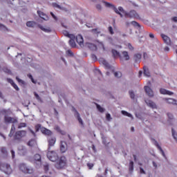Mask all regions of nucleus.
<instances>
[{"instance_id": "obj_1", "label": "nucleus", "mask_w": 177, "mask_h": 177, "mask_svg": "<svg viewBox=\"0 0 177 177\" xmlns=\"http://www.w3.org/2000/svg\"><path fill=\"white\" fill-rule=\"evenodd\" d=\"M119 12H122V13H124L125 17H129L130 19H140V17L139 16V14L136 12L135 10H131L129 12H127V11L124 10V8L122 7H118Z\"/></svg>"}, {"instance_id": "obj_2", "label": "nucleus", "mask_w": 177, "mask_h": 177, "mask_svg": "<svg viewBox=\"0 0 177 177\" xmlns=\"http://www.w3.org/2000/svg\"><path fill=\"white\" fill-rule=\"evenodd\" d=\"M19 169L20 171H21V172H24V174H34V168L27 166L26 163H20L19 165Z\"/></svg>"}, {"instance_id": "obj_3", "label": "nucleus", "mask_w": 177, "mask_h": 177, "mask_svg": "<svg viewBox=\"0 0 177 177\" xmlns=\"http://www.w3.org/2000/svg\"><path fill=\"white\" fill-rule=\"evenodd\" d=\"M39 130L44 135H46V136H52L53 133L50 130L45 127H42L41 124H38L35 126V131L36 132H38Z\"/></svg>"}, {"instance_id": "obj_4", "label": "nucleus", "mask_w": 177, "mask_h": 177, "mask_svg": "<svg viewBox=\"0 0 177 177\" xmlns=\"http://www.w3.org/2000/svg\"><path fill=\"white\" fill-rule=\"evenodd\" d=\"M0 171L6 174V175H10L12 174V170L10 165L8 163H1L0 164Z\"/></svg>"}, {"instance_id": "obj_5", "label": "nucleus", "mask_w": 177, "mask_h": 177, "mask_svg": "<svg viewBox=\"0 0 177 177\" xmlns=\"http://www.w3.org/2000/svg\"><path fill=\"white\" fill-rule=\"evenodd\" d=\"M47 158H48L50 161L55 162V161H57V160H59V156H57V153L54 151L48 150L47 152Z\"/></svg>"}, {"instance_id": "obj_6", "label": "nucleus", "mask_w": 177, "mask_h": 177, "mask_svg": "<svg viewBox=\"0 0 177 177\" xmlns=\"http://www.w3.org/2000/svg\"><path fill=\"white\" fill-rule=\"evenodd\" d=\"M26 135H27V131H26L24 130L18 131L15 132V133L14 135V139L15 140H21V138H24L26 136Z\"/></svg>"}, {"instance_id": "obj_7", "label": "nucleus", "mask_w": 177, "mask_h": 177, "mask_svg": "<svg viewBox=\"0 0 177 177\" xmlns=\"http://www.w3.org/2000/svg\"><path fill=\"white\" fill-rule=\"evenodd\" d=\"M102 2H103V3H104V5L106 8H110L111 9H113L114 12H115L117 13V15H119L120 16V17H124V15H122V14L121 12H120L118 9H117L114 5L110 3L107 1H102Z\"/></svg>"}, {"instance_id": "obj_8", "label": "nucleus", "mask_w": 177, "mask_h": 177, "mask_svg": "<svg viewBox=\"0 0 177 177\" xmlns=\"http://www.w3.org/2000/svg\"><path fill=\"white\" fill-rule=\"evenodd\" d=\"M64 167H66V159L62 157L55 164L57 169H62Z\"/></svg>"}, {"instance_id": "obj_9", "label": "nucleus", "mask_w": 177, "mask_h": 177, "mask_svg": "<svg viewBox=\"0 0 177 177\" xmlns=\"http://www.w3.org/2000/svg\"><path fill=\"white\" fill-rule=\"evenodd\" d=\"M4 122L5 124H16L17 122V119L8 115L4 116Z\"/></svg>"}, {"instance_id": "obj_10", "label": "nucleus", "mask_w": 177, "mask_h": 177, "mask_svg": "<svg viewBox=\"0 0 177 177\" xmlns=\"http://www.w3.org/2000/svg\"><path fill=\"white\" fill-rule=\"evenodd\" d=\"M145 91L149 97H154V91L148 86H145Z\"/></svg>"}, {"instance_id": "obj_11", "label": "nucleus", "mask_w": 177, "mask_h": 177, "mask_svg": "<svg viewBox=\"0 0 177 177\" xmlns=\"http://www.w3.org/2000/svg\"><path fill=\"white\" fill-rule=\"evenodd\" d=\"M48 150H50V147H53V146H55V143H56V138L49 137L48 138Z\"/></svg>"}, {"instance_id": "obj_12", "label": "nucleus", "mask_w": 177, "mask_h": 177, "mask_svg": "<svg viewBox=\"0 0 177 177\" xmlns=\"http://www.w3.org/2000/svg\"><path fill=\"white\" fill-rule=\"evenodd\" d=\"M145 103L148 107H150V109H157V104L152 100H145Z\"/></svg>"}, {"instance_id": "obj_13", "label": "nucleus", "mask_w": 177, "mask_h": 177, "mask_svg": "<svg viewBox=\"0 0 177 177\" xmlns=\"http://www.w3.org/2000/svg\"><path fill=\"white\" fill-rule=\"evenodd\" d=\"M152 140L154 142L153 145H155V146H156V147L158 149V150H160V151L162 153V156L163 157H165V158H166L167 156H165V153L164 152V150H162V148H161L160 145H158V142H157V140H156L153 138L152 139Z\"/></svg>"}, {"instance_id": "obj_14", "label": "nucleus", "mask_w": 177, "mask_h": 177, "mask_svg": "<svg viewBox=\"0 0 177 177\" xmlns=\"http://www.w3.org/2000/svg\"><path fill=\"white\" fill-rule=\"evenodd\" d=\"M100 63L101 64H103V66H104V67H106V68L110 69L112 67L111 65H110V64H109V62L106 59H104V58H101L100 59Z\"/></svg>"}, {"instance_id": "obj_15", "label": "nucleus", "mask_w": 177, "mask_h": 177, "mask_svg": "<svg viewBox=\"0 0 177 177\" xmlns=\"http://www.w3.org/2000/svg\"><path fill=\"white\" fill-rule=\"evenodd\" d=\"M76 42L82 48L84 46V38H82V36L81 35H79L76 37Z\"/></svg>"}, {"instance_id": "obj_16", "label": "nucleus", "mask_w": 177, "mask_h": 177, "mask_svg": "<svg viewBox=\"0 0 177 177\" xmlns=\"http://www.w3.org/2000/svg\"><path fill=\"white\" fill-rule=\"evenodd\" d=\"M37 15L39 16V17H41V19H43V20H45L46 21H48V20H49V17H48V15H46L42 11L38 10Z\"/></svg>"}, {"instance_id": "obj_17", "label": "nucleus", "mask_w": 177, "mask_h": 177, "mask_svg": "<svg viewBox=\"0 0 177 177\" xmlns=\"http://www.w3.org/2000/svg\"><path fill=\"white\" fill-rule=\"evenodd\" d=\"M70 40H69V45L71 46V48H75L76 44H75V36L73 35H70Z\"/></svg>"}, {"instance_id": "obj_18", "label": "nucleus", "mask_w": 177, "mask_h": 177, "mask_svg": "<svg viewBox=\"0 0 177 177\" xmlns=\"http://www.w3.org/2000/svg\"><path fill=\"white\" fill-rule=\"evenodd\" d=\"M60 150L62 153L67 151V143L64 141H61Z\"/></svg>"}, {"instance_id": "obj_19", "label": "nucleus", "mask_w": 177, "mask_h": 177, "mask_svg": "<svg viewBox=\"0 0 177 177\" xmlns=\"http://www.w3.org/2000/svg\"><path fill=\"white\" fill-rule=\"evenodd\" d=\"M165 102L168 104H173L174 106H177V100L174 98H165Z\"/></svg>"}, {"instance_id": "obj_20", "label": "nucleus", "mask_w": 177, "mask_h": 177, "mask_svg": "<svg viewBox=\"0 0 177 177\" xmlns=\"http://www.w3.org/2000/svg\"><path fill=\"white\" fill-rule=\"evenodd\" d=\"M161 37H162L164 42H165V44L167 45H171V38H169V37H168L164 34H162Z\"/></svg>"}, {"instance_id": "obj_21", "label": "nucleus", "mask_w": 177, "mask_h": 177, "mask_svg": "<svg viewBox=\"0 0 177 177\" xmlns=\"http://www.w3.org/2000/svg\"><path fill=\"white\" fill-rule=\"evenodd\" d=\"M39 28H40V30H41L42 31H44V32H52V29H50V28L48 27V28H44L42 25L39 24L38 25Z\"/></svg>"}, {"instance_id": "obj_22", "label": "nucleus", "mask_w": 177, "mask_h": 177, "mask_svg": "<svg viewBox=\"0 0 177 177\" xmlns=\"http://www.w3.org/2000/svg\"><path fill=\"white\" fill-rule=\"evenodd\" d=\"M18 150L21 156H26V154H27V149H26V147H21V148H19Z\"/></svg>"}, {"instance_id": "obj_23", "label": "nucleus", "mask_w": 177, "mask_h": 177, "mask_svg": "<svg viewBox=\"0 0 177 177\" xmlns=\"http://www.w3.org/2000/svg\"><path fill=\"white\" fill-rule=\"evenodd\" d=\"M111 53H112V57H113L114 59H115V57H117L118 56H119V57H121V55L120 54V52H118L115 49H112Z\"/></svg>"}, {"instance_id": "obj_24", "label": "nucleus", "mask_w": 177, "mask_h": 177, "mask_svg": "<svg viewBox=\"0 0 177 177\" xmlns=\"http://www.w3.org/2000/svg\"><path fill=\"white\" fill-rule=\"evenodd\" d=\"M15 132H16V127H15V124H12L10 133L8 134L9 138L15 136Z\"/></svg>"}, {"instance_id": "obj_25", "label": "nucleus", "mask_w": 177, "mask_h": 177, "mask_svg": "<svg viewBox=\"0 0 177 177\" xmlns=\"http://www.w3.org/2000/svg\"><path fill=\"white\" fill-rule=\"evenodd\" d=\"M52 6L53 8H57V9H60V10H64L65 12H67V8L60 6V5L57 4V3H53Z\"/></svg>"}, {"instance_id": "obj_26", "label": "nucleus", "mask_w": 177, "mask_h": 177, "mask_svg": "<svg viewBox=\"0 0 177 177\" xmlns=\"http://www.w3.org/2000/svg\"><path fill=\"white\" fill-rule=\"evenodd\" d=\"M142 59V55L137 53L133 55V60L136 63H138L140 62V59Z\"/></svg>"}, {"instance_id": "obj_27", "label": "nucleus", "mask_w": 177, "mask_h": 177, "mask_svg": "<svg viewBox=\"0 0 177 177\" xmlns=\"http://www.w3.org/2000/svg\"><path fill=\"white\" fill-rule=\"evenodd\" d=\"M122 56L124 60L128 61L131 57H129V54H128V51H122Z\"/></svg>"}, {"instance_id": "obj_28", "label": "nucleus", "mask_w": 177, "mask_h": 177, "mask_svg": "<svg viewBox=\"0 0 177 177\" xmlns=\"http://www.w3.org/2000/svg\"><path fill=\"white\" fill-rule=\"evenodd\" d=\"M35 26H37V22H35V21H29L26 22V26L29 27L30 28H34V27H35Z\"/></svg>"}, {"instance_id": "obj_29", "label": "nucleus", "mask_w": 177, "mask_h": 177, "mask_svg": "<svg viewBox=\"0 0 177 177\" xmlns=\"http://www.w3.org/2000/svg\"><path fill=\"white\" fill-rule=\"evenodd\" d=\"M87 46L91 50H97V46L92 43L87 44Z\"/></svg>"}, {"instance_id": "obj_30", "label": "nucleus", "mask_w": 177, "mask_h": 177, "mask_svg": "<svg viewBox=\"0 0 177 177\" xmlns=\"http://www.w3.org/2000/svg\"><path fill=\"white\" fill-rule=\"evenodd\" d=\"M131 24L132 26H133V27H135L136 28H138L139 30H142V26H140V24L139 23H138L136 21H133L131 22Z\"/></svg>"}, {"instance_id": "obj_31", "label": "nucleus", "mask_w": 177, "mask_h": 177, "mask_svg": "<svg viewBox=\"0 0 177 177\" xmlns=\"http://www.w3.org/2000/svg\"><path fill=\"white\" fill-rule=\"evenodd\" d=\"M143 70H144V75L148 77H150V71H149V68H147V66H144Z\"/></svg>"}, {"instance_id": "obj_32", "label": "nucleus", "mask_w": 177, "mask_h": 177, "mask_svg": "<svg viewBox=\"0 0 177 177\" xmlns=\"http://www.w3.org/2000/svg\"><path fill=\"white\" fill-rule=\"evenodd\" d=\"M34 160L35 161H37V162H39V165H41V155L36 153L34 156Z\"/></svg>"}, {"instance_id": "obj_33", "label": "nucleus", "mask_w": 177, "mask_h": 177, "mask_svg": "<svg viewBox=\"0 0 177 177\" xmlns=\"http://www.w3.org/2000/svg\"><path fill=\"white\" fill-rule=\"evenodd\" d=\"M95 106H96L98 111H100V113H104V111H106V109H104V108H103L100 105H99V104L95 103Z\"/></svg>"}, {"instance_id": "obj_34", "label": "nucleus", "mask_w": 177, "mask_h": 177, "mask_svg": "<svg viewBox=\"0 0 177 177\" xmlns=\"http://www.w3.org/2000/svg\"><path fill=\"white\" fill-rule=\"evenodd\" d=\"M129 171L130 174H132V172H133V161H130L129 165Z\"/></svg>"}, {"instance_id": "obj_35", "label": "nucleus", "mask_w": 177, "mask_h": 177, "mask_svg": "<svg viewBox=\"0 0 177 177\" xmlns=\"http://www.w3.org/2000/svg\"><path fill=\"white\" fill-rule=\"evenodd\" d=\"M73 111L74 113V116L75 117V118H78L81 117L80 115V113H78V111H77V109H75V108L73 107Z\"/></svg>"}, {"instance_id": "obj_36", "label": "nucleus", "mask_w": 177, "mask_h": 177, "mask_svg": "<svg viewBox=\"0 0 177 177\" xmlns=\"http://www.w3.org/2000/svg\"><path fill=\"white\" fill-rule=\"evenodd\" d=\"M122 114H123V115H127V117H129L130 118H132V120H133V116L132 115V114L125 111H122Z\"/></svg>"}, {"instance_id": "obj_37", "label": "nucleus", "mask_w": 177, "mask_h": 177, "mask_svg": "<svg viewBox=\"0 0 177 177\" xmlns=\"http://www.w3.org/2000/svg\"><path fill=\"white\" fill-rule=\"evenodd\" d=\"M3 71L6 73V74H10V75H12V71L10 69L8 68V67H3Z\"/></svg>"}, {"instance_id": "obj_38", "label": "nucleus", "mask_w": 177, "mask_h": 177, "mask_svg": "<svg viewBox=\"0 0 177 177\" xmlns=\"http://www.w3.org/2000/svg\"><path fill=\"white\" fill-rule=\"evenodd\" d=\"M36 144H37V141H35V140H34V139L30 140L28 142V146H30L31 147H32V146H35Z\"/></svg>"}, {"instance_id": "obj_39", "label": "nucleus", "mask_w": 177, "mask_h": 177, "mask_svg": "<svg viewBox=\"0 0 177 177\" xmlns=\"http://www.w3.org/2000/svg\"><path fill=\"white\" fill-rule=\"evenodd\" d=\"M171 135H172L174 139H175L176 141L177 142V133H176V131H175V130L174 129H171Z\"/></svg>"}, {"instance_id": "obj_40", "label": "nucleus", "mask_w": 177, "mask_h": 177, "mask_svg": "<svg viewBox=\"0 0 177 177\" xmlns=\"http://www.w3.org/2000/svg\"><path fill=\"white\" fill-rule=\"evenodd\" d=\"M26 127H27V124L24 123V122L19 123L18 124V129H21V128H26Z\"/></svg>"}, {"instance_id": "obj_41", "label": "nucleus", "mask_w": 177, "mask_h": 177, "mask_svg": "<svg viewBox=\"0 0 177 177\" xmlns=\"http://www.w3.org/2000/svg\"><path fill=\"white\" fill-rule=\"evenodd\" d=\"M8 28L5 25L0 24V31H7Z\"/></svg>"}, {"instance_id": "obj_42", "label": "nucleus", "mask_w": 177, "mask_h": 177, "mask_svg": "<svg viewBox=\"0 0 177 177\" xmlns=\"http://www.w3.org/2000/svg\"><path fill=\"white\" fill-rule=\"evenodd\" d=\"M17 81L19 83L21 84V85H26V82H24L23 80L19 78V77H16Z\"/></svg>"}, {"instance_id": "obj_43", "label": "nucleus", "mask_w": 177, "mask_h": 177, "mask_svg": "<svg viewBox=\"0 0 177 177\" xmlns=\"http://www.w3.org/2000/svg\"><path fill=\"white\" fill-rule=\"evenodd\" d=\"M34 95L36 97V99L39 101L42 102V99L41 98V97H39V95H38V93H37V92H34Z\"/></svg>"}, {"instance_id": "obj_44", "label": "nucleus", "mask_w": 177, "mask_h": 177, "mask_svg": "<svg viewBox=\"0 0 177 177\" xmlns=\"http://www.w3.org/2000/svg\"><path fill=\"white\" fill-rule=\"evenodd\" d=\"M63 34L65 37H68V38H70V35H74L73 34L68 33V31L67 30H63Z\"/></svg>"}, {"instance_id": "obj_45", "label": "nucleus", "mask_w": 177, "mask_h": 177, "mask_svg": "<svg viewBox=\"0 0 177 177\" xmlns=\"http://www.w3.org/2000/svg\"><path fill=\"white\" fill-rule=\"evenodd\" d=\"M129 93L130 95L131 99H135V93L133 92V91H129Z\"/></svg>"}, {"instance_id": "obj_46", "label": "nucleus", "mask_w": 177, "mask_h": 177, "mask_svg": "<svg viewBox=\"0 0 177 177\" xmlns=\"http://www.w3.org/2000/svg\"><path fill=\"white\" fill-rule=\"evenodd\" d=\"M1 151L4 155L8 154V151L6 150V147H1Z\"/></svg>"}, {"instance_id": "obj_47", "label": "nucleus", "mask_w": 177, "mask_h": 177, "mask_svg": "<svg viewBox=\"0 0 177 177\" xmlns=\"http://www.w3.org/2000/svg\"><path fill=\"white\" fill-rule=\"evenodd\" d=\"M44 169L46 172H48L49 171V164L46 163L44 165Z\"/></svg>"}, {"instance_id": "obj_48", "label": "nucleus", "mask_w": 177, "mask_h": 177, "mask_svg": "<svg viewBox=\"0 0 177 177\" xmlns=\"http://www.w3.org/2000/svg\"><path fill=\"white\" fill-rule=\"evenodd\" d=\"M91 31L93 32V34H100L101 32L100 29L97 28L92 29Z\"/></svg>"}, {"instance_id": "obj_49", "label": "nucleus", "mask_w": 177, "mask_h": 177, "mask_svg": "<svg viewBox=\"0 0 177 177\" xmlns=\"http://www.w3.org/2000/svg\"><path fill=\"white\" fill-rule=\"evenodd\" d=\"M114 75L116 77V78H121L122 74L121 72H115Z\"/></svg>"}, {"instance_id": "obj_50", "label": "nucleus", "mask_w": 177, "mask_h": 177, "mask_svg": "<svg viewBox=\"0 0 177 177\" xmlns=\"http://www.w3.org/2000/svg\"><path fill=\"white\" fill-rule=\"evenodd\" d=\"M97 42L99 44V46L102 47L103 50H106V48L104 47V44H103V42L100 41H97Z\"/></svg>"}, {"instance_id": "obj_51", "label": "nucleus", "mask_w": 177, "mask_h": 177, "mask_svg": "<svg viewBox=\"0 0 177 177\" xmlns=\"http://www.w3.org/2000/svg\"><path fill=\"white\" fill-rule=\"evenodd\" d=\"M106 118L107 121H111V120H113V118H111V115H110V113L106 114Z\"/></svg>"}, {"instance_id": "obj_52", "label": "nucleus", "mask_w": 177, "mask_h": 177, "mask_svg": "<svg viewBox=\"0 0 177 177\" xmlns=\"http://www.w3.org/2000/svg\"><path fill=\"white\" fill-rule=\"evenodd\" d=\"M160 92L162 95H167V90L165 88H160Z\"/></svg>"}, {"instance_id": "obj_53", "label": "nucleus", "mask_w": 177, "mask_h": 177, "mask_svg": "<svg viewBox=\"0 0 177 177\" xmlns=\"http://www.w3.org/2000/svg\"><path fill=\"white\" fill-rule=\"evenodd\" d=\"M76 118L79 121V123L80 125H84V121H82L81 116H80L79 118Z\"/></svg>"}, {"instance_id": "obj_54", "label": "nucleus", "mask_w": 177, "mask_h": 177, "mask_svg": "<svg viewBox=\"0 0 177 177\" xmlns=\"http://www.w3.org/2000/svg\"><path fill=\"white\" fill-rule=\"evenodd\" d=\"M127 48L129 49V50H133V46H132V44L130 43L127 44Z\"/></svg>"}, {"instance_id": "obj_55", "label": "nucleus", "mask_w": 177, "mask_h": 177, "mask_svg": "<svg viewBox=\"0 0 177 177\" xmlns=\"http://www.w3.org/2000/svg\"><path fill=\"white\" fill-rule=\"evenodd\" d=\"M93 163H87V167H88V169H92L93 168Z\"/></svg>"}, {"instance_id": "obj_56", "label": "nucleus", "mask_w": 177, "mask_h": 177, "mask_svg": "<svg viewBox=\"0 0 177 177\" xmlns=\"http://www.w3.org/2000/svg\"><path fill=\"white\" fill-rule=\"evenodd\" d=\"M50 15L52 16V17L54 19V20L57 21V17H56V15H55V14H53L52 12H50Z\"/></svg>"}, {"instance_id": "obj_57", "label": "nucleus", "mask_w": 177, "mask_h": 177, "mask_svg": "<svg viewBox=\"0 0 177 177\" xmlns=\"http://www.w3.org/2000/svg\"><path fill=\"white\" fill-rule=\"evenodd\" d=\"M12 86L15 88L17 91H20V88H19V86H17V84H15V83L12 84Z\"/></svg>"}, {"instance_id": "obj_58", "label": "nucleus", "mask_w": 177, "mask_h": 177, "mask_svg": "<svg viewBox=\"0 0 177 177\" xmlns=\"http://www.w3.org/2000/svg\"><path fill=\"white\" fill-rule=\"evenodd\" d=\"M7 82H9V84H11V85L15 83L13 80L10 79V78H7Z\"/></svg>"}, {"instance_id": "obj_59", "label": "nucleus", "mask_w": 177, "mask_h": 177, "mask_svg": "<svg viewBox=\"0 0 177 177\" xmlns=\"http://www.w3.org/2000/svg\"><path fill=\"white\" fill-rule=\"evenodd\" d=\"M167 116L169 120H174V115L172 113H167Z\"/></svg>"}, {"instance_id": "obj_60", "label": "nucleus", "mask_w": 177, "mask_h": 177, "mask_svg": "<svg viewBox=\"0 0 177 177\" xmlns=\"http://www.w3.org/2000/svg\"><path fill=\"white\" fill-rule=\"evenodd\" d=\"M102 139L103 145H107V142H106V137H104V136L102 137Z\"/></svg>"}, {"instance_id": "obj_61", "label": "nucleus", "mask_w": 177, "mask_h": 177, "mask_svg": "<svg viewBox=\"0 0 177 177\" xmlns=\"http://www.w3.org/2000/svg\"><path fill=\"white\" fill-rule=\"evenodd\" d=\"M140 174H144V175H146V171L145 169H143V168L140 167Z\"/></svg>"}, {"instance_id": "obj_62", "label": "nucleus", "mask_w": 177, "mask_h": 177, "mask_svg": "<svg viewBox=\"0 0 177 177\" xmlns=\"http://www.w3.org/2000/svg\"><path fill=\"white\" fill-rule=\"evenodd\" d=\"M96 9H97V10H102V6L100 4H97Z\"/></svg>"}, {"instance_id": "obj_63", "label": "nucleus", "mask_w": 177, "mask_h": 177, "mask_svg": "<svg viewBox=\"0 0 177 177\" xmlns=\"http://www.w3.org/2000/svg\"><path fill=\"white\" fill-rule=\"evenodd\" d=\"M91 58L93 59V60H97V57L95 54L91 55Z\"/></svg>"}, {"instance_id": "obj_64", "label": "nucleus", "mask_w": 177, "mask_h": 177, "mask_svg": "<svg viewBox=\"0 0 177 177\" xmlns=\"http://www.w3.org/2000/svg\"><path fill=\"white\" fill-rule=\"evenodd\" d=\"M109 31L111 34H114V32L113 31V27L109 26Z\"/></svg>"}]
</instances>
